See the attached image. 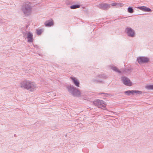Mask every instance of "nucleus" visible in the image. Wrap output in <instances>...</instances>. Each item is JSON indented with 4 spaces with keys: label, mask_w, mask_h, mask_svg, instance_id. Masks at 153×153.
<instances>
[{
    "label": "nucleus",
    "mask_w": 153,
    "mask_h": 153,
    "mask_svg": "<svg viewBox=\"0 0 153 153\" xmlns=\"http://www.w3.org/2000/svg\"><path fill=\"white\" fill-rule=\"evenodd\" d=\"M32 6L31 3L28 2L24 3L21 7V10L25 15L28 16L31 13Z\"/></svg>",
    "instance_id": "obj_1"
},
{
    "label": "nucleus",
    "mask_w": 153,
    "mask_h": 153,
    "mask_svg": "<svg viewBox=\"0 0 153 153\" xmlns=\"http://www.w3.org/2000/svg\"><path fill=\"white\" fill-rule=\"evenodd\" d=\"M21 87L30 91H33L36 86L35 83L29 81H24L21 83Z\"/></svg>",
    "instance_id": "obj_2"
},
{
    "label": "nucleus",
    "mask_w": 153,
    "mask_h": 153,
    "mask_svg": "<svg viewBox=\"0 0 153 153\" xmlns=\"http://www.w3.org/2000/svg\"><path fill=\"white\" fill-rule=\"evenodd\" d=\"M93 103L95 105L101 108H105L106 106V104L105 101L99 99L95 100L93 101Z\"/></svg>",
    "instance_id": "obj_3"
},
{
    "label": "nucleus",
    "mask_w": 153,
    "mask_h": 153,
    "mask_svg": "<svg viewBox=\"0 0 153 153\" xmlns=\"http://www.w3.org/2000/svg\"><path fill=\"white\" fill-rule=\"evenodd\" d=\"M136 60L139 64L147 63L149 62L150 59L147 57L141 56L137 57Z\"/></svg>",
    "instance_id": "obj_4"
},
{
    "label": "nucleus",
    "mask_w": 153,
    "mask_h": 153,
    "mask_svg": "<svg viewBox=\"0 0 153 153\" xmlns=\"http://www.w3.org/2000/svg\"><path fill=\"white\" fill-rule=\"evenodd\" d=\"M125 32L127 36L133 38L135 36V32L132 28L130 27H127L126 28Z\"/></svg>",
    "instance_id": "obj_5"
},
{
    "label": "nucleus",
    "mask_w": 153,
    "mask_h": 153,
    "mask_svg": "<svg viewBox=\"0 0 153 153\" xmlns=\"http://www.w3.org/2000/svg\"><path fill=\"white\" fill-rule=\"evenodd\" d=\"M121 80L123 83L127 86H131L132 85V83L130 79L125 76H122L121 78Z\"/></svg>",
    "instance_id": "obj_6"
},
{
    "label": "nucleus",
    "mask_w": 153,
    "mask_h": 153,
    "mask_svg": "<svg viewBox=\"0 0 153 153\" xmlns=\"http://www.w3.org/2000/svg\"><path fill=\"white\" fill-rule=\"evenodd\" d=\"M68 92L74 96H76V89L73 85L68 86L67 87Z\"/></svg>",
    "instance_id": "obj_7"
},
{
    "label": "nucleus",
    "mask_w": 153,
    "mask_h": 153,
    "mask_svg": "<svg viewBox=\"0 0 153 153\" xmlns=\"http://www.w3.org/2000/svg\"><path fill=\"white\" fill-rule=\"evenodd\" d=\"M110 4L106 3H101L97 5L100 9L104 10H107L110 7Z\"/></svg>",
    "instance_id": "obj_8"
},
{
    "label": "nucleus",
    "mask_w": 153,
    "mask_h": 153,
    "mask_svg": "<svg viewBox=\"0 0 153 153\" xmlns=\"http://www.w3.org/2000/svg\"><path fill=\"white\" fill-rule=\"evenodd\" d=\"M137 8L142 11L146 12H151L152 11V10L146 6H138L137 7Z\"/></svg>",
    "instance_id": "obj_9"
},
{
    "label": "nucleus",
    "mask_w": 153,
    "mask_h": 153,
    "mask_svg": "<svg viewBox=\"0 0 153 153\" xmlns=\"http://www.w3.org/2000/svg\"><path fill=\"white\" fill-rule=\"evenodd\" d=\"M27 37L28 39L27 41L29 42H33V35L30 32H29L28 33Z\"/></svg>",
    "instance_id": "obj_10"
},
{
    "label": "nucleus",
    "mask_w": 153,
    "mask_h": 153,
    "mask_svg": "<svg viewBox=\"0 0 153 153\" xmlns=\"http://www.w3.org/2000/svg\"><path fill=\"white\" fill-rule=\"evenodd\" d=\"M53 24L54 23L52 19L47 21L45 22V25L46 27H51Z\"/></svg>",
    "instance_id": "obj_11"
},
{
    "label": "nucleus",
    "mask_w": 153,
    "mask_h": 153,
    "mask_svg": "<svg viewBox=\"0 0 153 153\" xmlns=\"http://www.w3.org/2000/svg\"><path fill=\"white\" fill-rule=\"evenodd\" d=\"M111 69L115 72L119 73H121V71L119 70L116 66H112L111 67Z\"/></svg>",
    "instance_id": "obj_12"
},
{
    "label": "nucleus",
    "mask_w": 153,
    "mask_h": 153,
    "mask_svg": "<svg viewBox=\"0 0 153 153\" xmlns=\"http://www.w3.org/2000/svg\"><path fill=\"white\" fill-rule=\"evenodd\" d=\"M124 93L128 96H129L131 94L133 95V90H129L126 91L124 92Z\"/></svg>",
    "instance_id": "obj_13"
},
{
    "label": "nucleus",
    "mask_w": 153,
    "mask_h": 153,
    "mask_svg": "<svg viewBox=\"0 0 153 153\" xmlns=\"http://www.w3.org/2000/svg\"><path fill=\"white\" fill-rule=\"evenodd\" d=\"M133 95L134 94H137L140 95L142 94V91L138 90H133Z\"/></svg>",
    "instance_id": "obj_14"
},
{
    "label": "nucleus",
    "mask_w": 153,
    "mask_h": 153,
    "mask_svg": "<svg viewBox=\"0 0 153 153\" xmlns=\"http://www.w3.org/2000/svg\"><path fill=\"white\" fill-rule=\"evenodd\" d=\"M134 10L132 7H129L128 8V12L130 13H132L134 12Z\"/></svg>",
    "instance_id": "obj_15"
},
{
    "label": "nucleus",
    "mask_w": 153,
    "mask_h": 153,
    "mask_svg": "<svg viewBox=\"0 0 153 153\" xmlns=\"http://www.w3.org/2000/svg\"><path fill=\"white\" fill-rule=\"evenodd\" d=\"M98 94L100 95L103 94L104 95V96L105 97H108V96L111 95V94H110L103 92L100 93H99Z\"/></svg>",
    "instance_id": "obj_16"
},
{
    "label": "nucleus",
    "mask_w": 153,
    "mask_h": 153,
    "mask_svg": "<svg viewBox=\"0 0 153 153\" xmlns=\"http://www.w3.org/2000/svg\"><path fill=\"white\" fill-rule=\"evenodd\" d=\"M111 5L112 6H120L121 7V5H122V4L120 3H113L111 4Z\"/></svg>",
    "instance_id": "obj_17"
},
{
    "label": "nucleus",
    "mask_w": 153,
    "mask_h": 153,
    "mask_svg": "<svg viewBox=\"0 0 153 153\" xmlns=\"http://www.w3.org/2000/svg\"><path fill=\"white\" fill-rule=\"evenodd\" d=\"M82 93H81L79 89L77 88V97H82Z\"/></svg>",
    "instance_id": "obj_18"
},
{
    "label": "nucleus",
    "mask_w": 153,
    "mask_h": 153,
    "mask_svg": "<svg viewBox=\"0 0 153 153\" xmlns=\"http://www.w3.org/2000/svg\"><path fill=\"white\" fill-rule=\"evenodd\" d=\"M146 88L148 89L153 90V85H148L146 86Z\"/></svg>",
    "instance_id": "obj_19"
},
{
    "label": "nucleus",
    "mask_w": 153,
    "mask_h": 153,
    "mask_svg": "<svg viewBox=\"0 0 153 153\" xmlns=\"http://www.w3.org/2000/svg\"><path fill=\"white\" fill-rule=\"evenodd\" d=\"M92 81L93 82L96 83H101L102 82V81L101 80H98L96 79H93L92 80Z\"/></svg>",
    "instance_id": "obj_20"
},
{
    "label": "nucleus",
    "mask_w": 153,
    "mask_h": 153,
    "mask_svg": "<svg viewBox=\"0 0 153 153\" xmlns=\"http://www.w3.org/2000/svg\"><path fill=\"white\" fill-rule=\"evenodd\" d=\"M70 79L72 80L75 85L76 86V79L72 76L70 77Z\"/></svg>",
    "instance_id": "obj_21"
},
{
    "label": "nucleus",
    "mask_w": 153,
    "mask_h": 153,
    "mask_svg": "<svg viewBox=\"0 0 153 153\" xmlns=\"http://www.w3.org/2000/svg\"><path fill=\"white\" fill-rule=\"evenodd\" d=\"M42 32V29H37L36 33L38 35H40Z\"/></svg>",
    "instance_id": "obj_22"
},
{
    "label": "nucleus",
    "mask_w": 153,
    "mask_h": 153,
    "mask_svg": "<svg viewBox=\"0 0 153 153\" xmlns=\"http://www.w3.org/2000/svg\"><path fill=\"white\" fill-rule=\"evenodd\" d=\"M70 8L71 9H76V4H74L70 6Z\"/></svg>",
    "instance_id": "obj_23"
},
{
    "label": "nucleus",
    "mask_w": 153,
    "mask_h": 153,
    "mask_svg": "<svg viewBox=\"0 0 153 153\" xmlns=\"http://www.w3.org/2000/svg\"><path fill=\"white\" fill-rule=\"evenodd\" d=\"M102 78L103 79H106L107 77V76H105L104 74H102Z\"/></svg>",
    "instance_id": "obj_24"
},
{
    "label": "nucleus",
    "mask_w": 153,
    "mask_h": 153,
    "mask_svg": "<svg viewBox=\"0 0 153 153\" xmlns=\"http://www.w3.org/2000/svg\"><path fill=\"white\" fill-rule=\"evenodd\" d=\"M33 46L34 47L36 48L37 49H39V46L37 45H33Z\"/></svg>",
    "instance_id": "obj_25"
},
{
    "label": "nucleus",
    "mask_w": 153,
    "mask_h": 153,
    "mask_svg": "<svg viewBox=\"0 0 153 153\" xmlns=\"http://www.w3.org/2000/svg\"><path fill=\"white\" fill-rule=\"evenodd\" d=\"M79 87V81L77 79V87Z\"/></svg>",
    "instance_id": "obj_26"
},
{
    "label": "nucleus",
    "mask_w": 153,
    "mask_h": 153,
    "mask_svg": "<svg viewBox=\"0 0 153 153\" xmlns=\"http://www.w3.org/2000/svg\"><path fill=\"white\" fill-rule=\"evenodd\" d=\"M97 77L99 78H102V74L99 75L97 76Z\"/></svg>",
    "instance_id": "obj_27"
},
{
    "label": "nucleus",
    "mask_w": 153,
    "mask_h": 153,
    "mask_svg": "<svg viewBox=\"0 0 153 153\" xmlns=\"http://www.w3.org/2000/svg\"><path fill=\"white\" fill-rule=\"evenodd\" d=\"M80 5L77 4V8H79L80 7Z\"/></svg>",
    "instance_id": "obj_28"
},
{
    "label": "nucleus",
    "mask_w": 153,
    "mask_h": 153,
    "mask_svg": "<svg viewBox=\"0 0 153 153\" xmlns=\"http://www.w3.org/2000/svg\"><path fill=\"white\" fill-rule=\"evenodd\" d=\"M123 19V17H119L118 18V19ZM117 19H116V20H117Z\"/></svg>",
    "instance_id": "obj_29"
},
{
    "label": "nucleus",
    "mask_w": 153,
    "mask_h": 153,
    "mask_svg": "<svg viewBox=\"0 0 153 153\" xmlns=\"http://www.w3.org/2000/svg\"><path fill=\"white\" fill-rule=\"evenodd\" d=\"M66 4H67L68 5L70 4V3H69V2H67Z\"/></svg>",
    "instance_id": "obj_30"
},
{
    "label": "nucleus",
    "mask_w": 153,
    "mask_h": 153,
    "mask_svg": "<svg viewBox=\"0 0 153 153\" xmlns=\"http://www.w3.org/2000/svg\"><path fill=\"white\" fill-rule=\"evenodd\" d=\"M130 71V69H128L127 70V71Z\"/></svg>",
    "instance_id": "obj_31"
},
{
    "label": "nucleus",
    "mask_w": 153,
    "mask_h": 153,
    "mask_svg": "<svg viewBox=\"0 0 153 153\" xmlns=\"http://www.w3.org/2000/svg\"><path fill=\"white\" fill-rule=\"evenodd\" d=\"M82 99H83V100H85V99L84 98H82Z\"/></svg>",
    "instance_id": "obj_32"
}]
</instances>
